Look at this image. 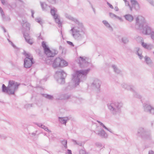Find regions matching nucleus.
Returning a JSON list of instances; mask_svg holds the SVG:
<instances>
[{
	"label": "nucleus",
	"instance_id": "nucleus-19",
	"mask_svg": "<svg viewBox=\"0 0 154 154\" xmlns=\"http://www.w3.org/2000/svg\"><path fill=\"white\" fill-rule=\"evenodd\" d=\"M102 138L106 139L107 138L108 135L105 131L103 129L99 131L97 133H96Z\"/></svg>",
	"mask_w": 154,
	"mask_h": 154
},
{
	"label": "nucleus",
	"instance_id": "nucleus-40",
	"mask_svg": "<svg viewBox=\"0 0 154 154\" xmlns=\"http://www.w3.org/2000/svg\"><path fill=\"white\" fill-rule=\"evenodd\" d=\"M59 49L60 50L62 51V54H63L64 52H65L66 49L63 47L61 46H59Z\"/></svg>",
	"mask_w": 154,
	"mask_h": 154
},
{
	"label": "nucleus",
	"instance_id": "nucleus-6",
	"mask_svg": "<svg viewBox=\"0 0 154 154\" xmlns=\"http://www.w3.org/2000/svg\"><path fill=\"white\" fill-rule=\"evenodd\" d=\"M55 74L57 75L58 78L57 79L58 83L60 84H63L65 83V78L66 76V74L63 70L61 69L57 71Z\"/></svg>",
	"mask_w": 154,
	"mask_h": 154
},
{
	"label": "nucleus",
	"instance_id": "nucleus-49",
	"mask_svg": "<svg viewBox=\"0 0 154 154\" xmlns=\"http://www.w3.org/2000/svg\"><path fill=\"white\" fill-rule=\"evenodd\" d=\"M151 5L154 6L153 1L152 0H146Z\"/></svg>",
	"mask_w": 154,
	"mask_h": 154
},
{
	"label": "nucleus",
	"instance_id": "nucleus-61",
	"mask_svg": "<svg viewBox=\"0 0 154 154\" xmlns=\"http://www.w3.org/2000/svg\"><path fill=\"white\" fill-rule=\"evenodd\" d=\"M114 9L116 11H118L119 10V9L117 6L115 7Z\"/></svg>",
	"mask_w": 154,
	"mask_h": 154
},
{
	"label": "nucleus",
	"instance_id": "nucleus-2",
	"mask_svg": "<svg viewBox=\"0 0 154 154\" xmlns=\"http://www.w3.org/2000/svg\"><path fill=\"white\" fill-rule=\"evenodd\" d=\"M143 20L144 19L143 18ZM135 28L138 30H143L142 33L145 35H150L151 38L154 40V32L152 31L151 27L145 24L144 20H140L138 17L136 19Z\"/></svg>",
	"mask_w": 154,
	"mask_h": 154
},
{
	"label": "nucleus",
	"instance_id": "nucleus-30",
	"mask_svg": "<svg viewBox=\"0 0 154 154\" xmlns=\"http://www.w3.org/2000/svg\"><path fill=\"white\" fill-rule=\"evenodd\" d=\"M2 20L4 21H10L11 19L9 16H6L4 14L1 15Z\"/></svg>",
	"mask_w": 154,
	"mask_h": 154
},
{
	"label": "nucleus",
	"instance_id": "nucleus-24",
	"mask_svg": "<svg viewBox=\"0 0 154 154\" xmlns=\"http://www.w3.org/2000/svg\"><path fill=\"white\" fill-rule=\"evenodd\" d=\"M124 17L126 20L130 22H131L134 19L133 16L130 14H127L124 15Z\"/></svg>",
	"mask_w": 154,
	"mask_h": 154
},
{
	"label": "nucleus",
	"instance_id": "nucleus-33",
	"mask_svg": "<svg viewBox=\"0 0 154 154\" xmlns=\"http://www.w3.org/2000/svg\"><path fill=\"white\" fill-rule=\"evenodd\" d=\"M133 92V95L134 96L137 98H141V96L140 95H139L138 93H137L134 89L133 90V91H132Z\"/></svg>",
	"mask_w": 154,
	"mask_h": 154
},
{
	"label": "nucleus",
	"instance_id": "nucleus-52",
	"mask_svg": "<svg viewBox=\"0 0 154 154\" xmlns=\"http://www.w3.org/2000/svg\"><path fill=\"white\" fill-rule=\"evenodd\" d=\"M0 13H1V15L4 14L2 8L0 7Z\"/></svg>",
	"mask_w": 154,
	"mask_h": 154
},
{
	"label": "nucleus",
	"instance_id": "nucleus-37",
	"mask_svg": "<svg viewBox=\"0 0 154 154\" xmlns=\"http://www.w3.org/2000/svg\"><path fill=\"white\" fill-rule=\"evenodd\" d=\"M35 21L37 22L38 23H39L40 25L42 26V24H43V22L41 19L40 18H36L35 19Z\"/></svg>",
	"mask_w": 154,
	"mask_h": 154
},
{
	"label": "nucleus",
	"instance_id": "nucleus-59",
	"mask_svg": "<svg viewBox=\"0 0 154 154\" xmlns=\"http://www.w3.org/2000/svg\"><path fill=\"white\" fill-rule=\"evenodd\" d=\"M31 13H32V14H31V16L32 17H33V18H34V11L32 10H31Z\"/></svg>",
	"mask_w": 154,
	"mask_h": 154
},
{
	"label": "nucleus",
	"instance_id": "nucleus-39",
	"mask_svg": "<svg viewBox=\"0 0 154 154\" xmlns=\"http://www.w3.org/2000/svg\"><path fill=\"white\" fill-rule=\"evenodd\" d=\"M64 97V94H61L59 96V97L58 98H57L56 99L57 100H63Z\"/></svg>",
	"mask_w": 154,
	"mask_h": 154
},
{
	"label": "nucleus",
	"instance_id": "nucleus-17",
	"mask_svg": "<svg viewBox=\"0 0 154 154\" xmlns=\"http://www.w3.org/2000/svg\"><path fill=\"white\" fill-rule=\"evenodd\" d=\"M131 7L134 8L136 11H138L140 9V6L138 2L136 0H131Z\"/></svg>",
	"mask_w": 154,
	"mask_h": 154
},
{
	"label": "nucleus",
	"instance_id": "nucleus-4",
	"mask_svg": "<svg viewBox=\"0 0 154 154\" xmlns=\"http://www.w3.org/2000/svg\"><path fill=\"white\" fill-rule=\"evenodd\" d=\"M22 25L23 27L22 32L24 37L27 43L32 45L33 43V42L32 39L30 38L29 34L30 29V24L27 22H25L23 24H22Z\"/></svg>",
	"mask_w": 154,
	"mask_h": 154
},
{
	"label": "nucleus",
	"instance_id": "nucleus-16",
	"mask_svg": "<svg viewBox=\"0 0 154 154\" xmlns=\"http://www.w3.org/2000/svg\"><path fill=\"white\" fill-rule=\"evenodd\" d=\"M101 84V82L100 80L98 79H95L92 82L91 85L93 87L99 89V91Z\"/></svg>",
	"mask_w": 154,
	"mask_h": 154
},
{
	"label": "nucleus",
	"instance_id": "nucleus-46",
	"mask_svg": "<svg viewBox=\"0 0 154 154\" xmlns=\"http://www.w3.org/2000/svg\"><path fill=\"white\" fill-rule=\"evenodd\" d=\"M66 42L67 44H68L70 45L72 47H74V45L73 44V43L69 41H67Z\"/></svg>",
	"mask_w": 154,
	"mask_h": 154
},
{
	"label": "nucleus",
	"instance_id": "nucleus-28",
	"mask_svg": "<svg viewBox=\"0 0 154 154\" xmlns=\"http://www.w3.org/2000/svg\"><path fill=\"white\" fill-rule=\"evenodd\" d=\"M58 119L60 122L63 124L66 125L67 121V119H65L63 117H59Z\"/></svg>",
	"mask_w": 154,
	"mask_h": 154
},
{
	"label": "nucleus",
	"instance_id": "nucleus-48",
	"mask_svg": "<svg viewBox=\"0 0 154 154\" xmlns=\"http://www.w3.org/2000/svg\"><path fill=\"white\" fill-rule=\"evenodd\" d=\"M79 154H85L86 153L85 151L83 149L80 150L79 151Z\"/></svg>",
	"mask_w": 154,
	"mask_h": 154
},
{
	"label": "nucleus",
	"instance_id": "nucleus-55",
	"mask_svg": "<svg viewBox=\"0 0 154 154\" xmlns=\"http://www.w3.org/2000/svg\"><path fill=\"white\" fill-rule=\"evenodd\" d=\"M1 1L3 5H5V4L6 1L5 0H0Z\"/></svg>",
	"mask_w": 154,
	"mask_h": 154
},
{
	"label": "nucleus",
	"instance_id": "nucleus-25",
	"mask_svg": "<svg viewBox=\"0 0 154 154\" xmlns=\"http://www.w3.org/2000/svg\"><path fill=\"white\" fill-rule=\"evenodd\" d=\"M122 87L127 90H130L132 91H133V87L131 85H128L127 84L123 83L122 85Z\"/></svg>",
	"mask_w": 154,
	"mask_h": 154
},
{
	"label": "nucleus",
	"instance_id": "nucleus-44",
	"mask_svg": "<svg viewBox=\"0 0 154 154\" xmlns=\"http://www.w3.org/2000/svg\"><path fill=\"white\" fill-rule=\"evenodd\" d=\"M97 122L100 125L102 126L105 129H107V128L102 122L98 121H97Z\"/></svg>",
	"mask_w": 154,
	"mask_h": 154
},
{
	"label": "nucleus",
	"instance_id": "nucleus-20",
	"mask_svg": "<svg viewBox=\"0 0 154 154\" xmlns=\"http://www.w3.org/2000/svg\"><path fill=\"white\" fill-rule=\"evenodd\" d=\"M145 61L146 63L150 67H152L153 66V63L150 58L147 56L144 57Z\"/></svg>",
	"mask_w": 154,
	"mask_h": 154
},
{
	"label": "nucleus",
	"instance_id": "nucleus-14",
	"mask_svg": "<svg viewBox=\"0 0 154 154\" xmlns=\"http://www.w3.org/2000/svg\"><path fill=\"white\" fill-rule=\"evenodd\" d=\"M23 54L26 57V58L24 60L25 64L26 63V62H27L28 60H29V61H31V62H32V61H33L32 56L29 53H27L26 51H24Z\"/></svg>",
	"mask_w": 154,
	"mask_h": 154
},
{
	"label": "nucleus",
	"instance_id": "nucleus-26",
	"mask_svg": "<svg viewBox=\"0 0 154 154\" xmlns=\"http://www.w3.org/2000/svg\"><path fill=\"white\" fill-rule=\"evenodd\" d=\"M141 45L144 48L149 50H151L152 47V45H148L146 43H145L143 42H142Z\"/></svg>",
	"mask_w": 154,
	"mask_h": 154
},
{
	"label": "nucleus",
	"instance_id": "nucleus-13",
	"mask_svg": "<svg viewBox=\"0 0 154 154\" xmlns=\"http://www.w3.org/2000/svg\"><path fill=\"white\" fill-rule=\"evenodd\" d=\"M80 60H79V63L80 67L83 68L86 67L89 64V63L82 57H80Z\"/></svg>",
	"mask_w": 154,
	"mask_h": 154
},
{
	"label": "nucleus",
	"instance_id": "nucleus-12",
	"mask_svg": "<svg viewBox=\"0 0 154 154\" xmlns=\"http://www.w3.org/2000/svg\"><path fill=\"white\" fill-rule=\"evenodd\" d=\"M60 61H61V58L59 57H57L55 59L53 63H52V61L50 59H48L46 61V63L48 62L49 64L52 63V66L54 68H55L57 67H60V65L59 64L60 63Z\"/></svg>",
	"mask_w": 154,
	"mask_h": 154
},
{
	"label": "nucleus",
	"instance_id": "nucleus-5",
	"mask_svg": "<svg viewBox=\"0 0 154 154\" xmlns=\"http://www.w3.org/2000/svg\"><path fill=\"white\" fill-rule=\"evenodd\" d=\"M122 103L120 102H113L108 104L109 109L112 112L113 115H115L120 111Z\"/></svg>",
	"mask_w": 154,
	"mask_h": 154
},
{
	"label": "nucleus",
	"instance_id": "nucleus-60",
	"mask_svg": "<svg viewBox=\"0 0 154 154\" xmlns=\"http://www.w3.org/2000/svg\"><path fill=\"white\" fill-rule=\"evenodd\" d=\"M88 2H89V4L91 5V7H92V8L93 10V11H94V13H95V9L93 7L92 5H91V3L90 2V1H88Z\"/></svg>",
	"mask_w": 154,
	"mask_h": 154
},
{
	"label": "nucleus",
	"instance_id": "nucleus-41",
	"mask_svg": "<svg viewBox=\"0 0 154 154\" xmlns=\"http://www.w3.org/2000/svg\"><path fill=\"white\" fill-rule=\"evenodd\" d=\"M50 3L52 4H55L58 1V0H47Z\"/></svg>",
	"mask_w": 154,
	"mask_h": 154
},
{
	"label": "nucleus",
	"instance_id": "nucleus-62",
	"mask_svg": "<svg viewBox=\"0 0 154 154\" xmlns=\"http://www.w3.org/2000/svg\"><path fill=\"white\" fill-rule=\"evenodd\" d=\"M149 154H154V152L152 151H151L150 152H149Z\"/></svg>",
	"mask_w": 154,
	"mask_h": 154
},
{
	"label": "nucleus",
	"instance_id": "nucleus-42",
	"mask_svg": "<svg viewBox=\"0 0 154 154\" xmlns=\"http://www.w3.org/2000/svg\"><path fill=\"white\" fill-rule=\"evenodd\" d=\"M95 145L97 147L101 148L102 147V144L99 142H97L95 143Z\"/></svg>",
	"mask_w": 154,
	"mask_h": 154
},
{
	"label": "nucleus",
	"instance_id": "nucleus-18",
	"mask_svg": "<svg viewBox=\"0 0 154 154\" xmlns=\"http://www.w3.org/2000/svg\"><path fill=\"white\" fill-rule=\"evenodd\" d=\"M2 91L3 92L6 93L9 95H11L10 93L11 90L10 89L8 85L7 87H6L4 84H2Z\"/></svg>",
	"mask_w": 154,
	"mask_h": 154
},
{
	"label": "nucleus",
	"instance_id": "nucleus-9",
	"mask_svg": "<svg viewBox=\"0 0 154 154\" xmlns=\"http://www.w3.org/2000/svg\"><path fill=\"white\" fill-rule=\"evenodd\" d=\"M42 45L43 48L45 53L48 57H53L57 54L55 51H51L49 48L46 45L45 42H42Z\"/></svg>",
	"mask_w": 154,
	"mask_h": 154
},
{
	"label": "nucleus",
	"instance_id": "nucleus-29",
	"mask_svg": "<svg viewBox=\"0 0 154 154\" xmlns=\"http://www.w3.org/2000/svg\"><path fill=\"white\" fill-rule=\"evenodd\" d=\"M43 11H46V8L48 6V5L45 2H40Z\"/></svg>",
	"mask_w": 154,
	"mask_h": 154
},
{
	"label": "nucleus",
	"instance_id": "nucleus-51",
	"mask_svg": "<svg viewBox=\"0 0 154 154\" xmlns=\"http://www.w3.org/2000/svg\"><path fill=\"white\" fill-rule=\"evenodd\" d=\"M10 44L14 47V48L15 49L17 48V47L14 45V44L12 42H11Z\"/></svg>",
	"mask_w": 154,
	"mask_h": 154
},
{
	"label": "nucleus",
	"instance_id": "nucleus-8",
	"mask_svg": "<svg viewBox=\"0 0 154 154\" xmlns=\"http://www.w3.org/2000/svg\"><path fill=\"white\" fill-rule=\"evenodd\" d=\"M8 85L11 90L10 92V94L14 95L15 94V92L18 89L20 84L15 82L14 81L10 80L9 81Z\"/></svg>",
	"mask_w": 154,
	"mask_h": 154
},
{
	"label": "nucleus",
	"instance_id": "nucleus-10",
	"mask_svg": "<svg viewBox=\"0 0 154 154\" xmlns=\"http://www.w3.org/2000/svg\"><path fill=\"white\" fill-rule=\"evenodd\" d=\"M57 10L55 8L53 7L51 9V14L55 20V22L58 24V27L60 28L62 26V24L59 18V16L57 14Z\"/></svg>",
	"mask_w": 154,
	"mask_h": 154
},
{
	"label": "nucleus",
	"instance_id": "nucleus-3",
	"mask_svg": "<svg viewBox=\"0 0 154 154\" xmlns=\"http://www.w3.org/2000/svg\"><path fill=\"white\" fill-rule=\"evenodd\" d=\"M90 70V69L88 68L85 70H76L72 75V80L75 83L76 85H79V82L86 79L87 75Z\"/></svg>",
	"mask_w": 154,
	"mask_h": 154
},
{
	"label": "nucleus",
	"instance_id": "nucleus-11",
	"mask_svg": "<svg viewBox=\"0 0 154 154\" xmlns=\"http://www.w3.org/2000/svg\"><path fill=\"white\" fill-rule=\"evenodd\" d=\"M143 107L145 112L154 114V108L149 103H144L143 104Z\"/></svg>",
	"mask_w": 154,
	"mask_h": 154
},
{
	"label": "nucleus",
	"instance_id": "nucleus-34",
	"mask_svg": "<svg viewBox=\"0 0 154 154\" xmlns=\"http://www.w3.org/2000/svg\"><path fill=\"white\" fill-rule=\"evenodd\" d=\"M41 128L43 129L45 131H48L49 133L51 132V131L49 130L48 128L46 126H45L43 124L41 125Z\"/></svg>",
	"mask_w": 154,
	"mask_h": 154
},
{
	"label": "nucleus",
	"instance_id": "nucleus-56",
	"mask_svg": "<svg viewBox=\"0 0 154 154\" xmlns=\"http://www.w3.org/2000/svg\"><path fill=\"white\" fill-rule=\"evenodd\" d=\"M35 124L37 125L38 127L41 128V125H42V124L41 123H35Z\"/></svg>",
	"mask_w": 154,
	"mask_h": 154
},
{
	"label": "nucleus",
	"instance_id": "nucleus-64",
	"mask_svg": "<svg viewBox=\"0 0 154 154\" xmlns=\"http://www.w3.org/2000/svg\"><path fill=\"white\" fill-rule=\"evenodd\" d=\"M106 130H107V131H109L111 133H112V132L111 131V129H109V128H107V129H106Z\"/></svg>",
	"mask_w": 154,
	"mask_h": 154
},
{
	"label": "nucleus",
	"instance_id": "nucleus-50",
	"mask_svg": "<svg viewBox=\"0 0 154 154\" xmlns=\"http://www.w3.org/2000/svg\"><path fill=\"white\" fill-rule=\"evenodd\" d=\"M107 4L110 8H111V9H113V7L112 6V5H111V4H110L109 3L107 2Z\"/></svg>",
	"mask_w": 154,
	"mask_h": 154
},
{
	"label": "nucleus",
	"instance_id": "nucleus-7",
	"mask_svg": "<svg viewBox=\"0 0 154 154\" xmlns=\"http://www.w3.org/2000/svg\"><path fill=\"white\" fill-rule=\"evenodd\" d=\"M137 135L141 137L144 140H149L151 139L150 133L142 128H140L138 129Z\"/></svg>",
	"mask_w": 154,
	"mask_h": 154
},
{
	"label": "nucleus",
	"instance_id": "nucleus-57",
	"mask_svg": "<svg viewBox=\"0 0 154 154\" xmlns=\"http://www.w3.org/2000/svg\"><path fill=\"white\" fill-rule=\"evenodd\" d=\"M103 23L105 25L106 24H108V22L106 21L105 20H103L102 21Z\"/></svg>",
	"mask_w": 154,
	"mask_h": 154
},
{
	"label": "nucleus",
	"instance_id": "nucleus-45",
	"mask_svg": "<svg viewBox=\"0 0 154 154\" xmlns=\"http://www.w3.org/2000/svg\"><path fill=\"white\" fill-rule=\"evenodd\" d=\"M125 3L126 5H127L129 6L130 10L131 11H132V7H131V6L130 5V4H129V2L126 0V2H125Z\"/></svg>",
	"mask_w": 154,
	"mask_h": 154
},
{
	"label": "nucleus",
	"instance_id": "nucleus-63",
	"mask_svg": "<svg viewBox=\"0 0 154 154\" xmlns=\"http://www.w3.org/2000/svg\"><path fill=\"white\" fill-rule=\"evenodd\" d=\"M1 138H2L5 139L6 138V136H2L1 137Z\"/></svg>",
	"mask_w": 154,
	"mask_h": 154
},
{
	"label": "nucleus",
	"instance_id": "nucleus-47",
	"mask_svg": "<svg viewBox=\"0 0 154 154\" xmlns=\"http://www.w3.org/2000/svg\"><path fill=\"white\" fill-rule=\"evenodd\" d=\"M105 26L106 27H108V28H109V29H111L112 30V28L108 23V24H106L105 25Z\"/></svg>",
	"mask_w": 154,
	"mask_h": 154
},
{
	"label": "nucleus",
	"instance_id": "nucleus-35",
	"mask_svg": "<svg viewBox=\"0 0 154 154\" xmlns=\"http://www.w3.org/2000/svg\"><path fill=\"white\" fill-rule=\"evenodd\" d=\"M61 143L63 145L65 149H66L67 148V140H63L61 141Z\"/></svg>",
	"mask_w": 154,
	"mask_h": 154
},
{
	"label": "nucleus",
	"instance_id": "nucleus-23",
	"mask_svg": "<svg viewBox=\"0 0 154 154\" xmlns=\"http://www.w3.org/2000/svg\"><path fill=\"white\" fill-rule=\"evenodd\" d=\"M25 64L24 62V67L26 68H28L31 67L32 65L34 63V62L33 61H32V62H31V61H29V60H28L27 62Z\"/></svg>",
	"mask_w": 154,
	"mask_h": 154
},
{
	"label": "nucleus",
	"instance_id": "nucleus-53",
	"mask_svg": "<svg viewBox=\"0 0 154 154\" xmlns=\"http://www.w3.org/2000/svg\"><path fill=\"white\" fill-rule=\"evenodd\" d=\"M116 18L119 19L121 21H123V19L121 17H120L117 16Z\"/></svg>",
	"mask_w": 154,
	"mask_h": 154
},
{
	"label": "nucleus",
	"instance_id": "nucleus-21",
	"mask_svg": "<svg viewBox=\"0 0 154 154\" xmlns=\"http://www.w3.org/2000/svg\"><path fill=\"white\" fill-rule=\"evenodd\" d=\"M64 97L63 100H67L69 99H72V100H75L77 99L76 97L72 96L71 95L69 94H64Z\"/></svg>",
	"mask_w": 154,
	"mask_h": 154
},
{
	"label": "nucleus",
	"instance_id": "nucleus-58",
	"mask_svg": "<svg viewBox=\"0 0 154 154\" xmlns=\"http://www.w3.org/2000/svg\"><path fill=\"white\" fill-rule=\"evenodd\" d=\"M1 27L3 29V30H4V32H6V30L3 26H1Z\"/></svg>",
	"mask_w": 154,
	"mask_h": 154
},
{
	"label": "nucleus",
	"instance_id": "nucleus-43",
	"mask_svg": "<svg viewBox=\"0 0 154 154\" xmlns=\"http://www.w3.org/2000/svg\"><path fill=\"white\" fill-rule=\"evenodd\" d=\"M109 14L110 17L112 18H113L114 17L116 18V17H117V15L111 12H109Z\"/></svg>",
	"mask_w": 154,
	"mask_h": 154
},
{
	"label": "nucleus",
	"instance_id": "nucleus-32",
	"mask_svg": "<svg viewBox=\"0 0 154 154\" xmlns=\"http://www.w3.org/2000/svg\"><path fill=\"white\" fill-rule=\"evenodd\" d=\"M140 49L139 48H137L136 54L139 56V58L141 60L143 58V56L142 55L141 53H139V51H140Z\"/></svg>",
	"mask_w": 154,
	"mask_h": 154
},
{
	"label": "nucleus",
	"instance_id": "nucleus-27",
	"mask_svg": "<svg viewBox=\"0 0 154 154\" xmlns=\"http://www.w3.org/2000/svg\"><path fill=\"white\" fill-rule=\"evenodd\" d=\"M112 67L113 69L114 72L117 74H119L120 73V70L117 68V66L115 65H112Z\"/></svg>",
	"mask_w": 154,
	"mask_h": 154
},
{
	"label": "nucleus",
	"instance_id": "nucleus-1",
	"mask_svg": "<svg viewBox=\"0 0 154 154\" xmlns=\"http://www.w3.org/2000/svg\"><path fill=\"white\" fill-rule=\"evenodd\" d=\"M65 16L69 20L74 21L77 25L76 26L72 28L70 30L72 32V35L73 37L78 41L82 40L85 36V29L82 23L80 22L77 19L67 14H65Z\"/></svg>",
	"mask_w": 154,
	"mask_h": 154
},
{
	"label": "nucleus",
	"instance_id": "nucleus-15",
	"mask_svg": "<svg viewBox=\"0 0 154 154\" xmlns=\"http://www.w3.org/2000/svg\"><path fill=\"white\" fill-rule=\"evenodd\" d=\"M23 54L26 57V58L24 60L25 64L26 63V62H27L28 60H29V61H31V62H32V61H33L32 56L29 53H27L26 51H24Z\"/></svg>",
	"mask_w": 154,
	"mask_h": 154
},
{
	"label": "nucleus",
	"instance_id": "nucleus-54",
	"mask_svg": "<svg viewBox=\"0 0 154 154\" xmlns=\"http://www.w3.org/2000/svg\"><path fill=\"white\" fill-rule=\"evenodd\" d=\"M67 153L68 154H72V151L71 150L68 149L67 150Z\"/></svg>",
	"mask_w": 154,
	"mask_h": 154
},
{
	"label": "nucleus",
	"instance_id": "nucleus-36",
	"mask_svg": "<svg viewBox=\"0 0 154 154\" xmlns=\"http://www.w3.org/2000/svg\"><path fill=\"white\" fill-rule=\"evenodd\" d=\"M122 41L123 43L125 44L129 42L128 38L126 37L122 38Z\"/></svg>",
	"mask_w": 154,
	"mask_h": 154
},
{
	"label": "nucleus",
	"instance_id": "nucleus-31",
	"mask_svg": "<svg viewBox=\"0 0 154 154\" xmlns=\"http://www.w3.org/2000/svg\"><path fill=\"white\" fill-rule=\"evenodd\" d=\"M42 95L43 97L50 100H52L54 98V97L52 95L49 94H42Z\"/></svg>",
	"mask_w": 154,
	"mask_h": 154
},
{
	"label": "nucleus",
	"instance_id": "nucleus-22",
	"mask_svg": "<svg viewBox=\"0 0 154 154\" xmlns=\"http://www.w3.org/2000/svg\"><path fill=\"white\" fill-rule=\"evenodd\" d=\"M61 61L59 65H60V67H63L67 66L68 65V63L64 60L63 59L61 58Z\"/></svg>",
	"mask_w": 154,
	"mask_h": 154
},
{
	"label": "nucleus",
	"instance_id": "nucleus-38",
	"mask_svg": "<svg viewBox=\"0 0 154 154\" xmlns=\"http://www.w3.org/2000/svg\"><path fill=\"white\" fill-rule=\"evenodd\" d=\"M33 104H27L25 105V108L26 109H29L32 106Z\"/></svg>",
	"mask_w": 154,
	"mask_h": 154
}]
</instances>
